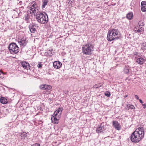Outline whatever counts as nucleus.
I'll return each mask as SVG.
<instances>
[{
    "label": "nucleus",
    "instance_id": "20",
    "mask_svg": "<svg viewBox=\"0 0 146 146\" xmlns=\"http://www.w3.org/2000/svg\"><path fill=\"white\" fill-rule=\"evenodd\" d=\"M29 28L31 33H34L36 31L35 28L33 27V26L29 25Z\"/></svg>",
    "mask_w": 146,
    "mask_h": 146
},
{
    "label": "nucleus",
    "instance_id": "17",
    "mask_svg": "<svg viewBox=\"0 0 146 146\" xmlns=\"http://www.w3.org/2000/svg\"><path fill=\"white\" fill-rule=\"evenodd\" d=\"M32 5L31 6L33 8H35L36 10H37V11H38L39 9V8L38 7L37 5L36 4V3L35 1H33V2L31 3Z\"/></svg>",
    "mask_w": 146,
    "mask_h": 146
},
{
    "label": "nucleus",
    "instance_id": "34",
    "mask_svg": "<svg viewBox=\"0 0 146 146\" xmlns=\"http://www.w3.org/2000/svg\"><path fill=\"white\" fill-rule=\"evenodd\" d=\"M4 74L3 72L0 71V78H3L4 77Z\"/></svg>",
    "mask_w": 146,
    "mask_h": 146
},
{
    "label": "nucleus",
    "instance_id": "24",
    "mask_svg": "<svg viewBox=\"0 0 146 146\" xmlns=\"http://www.w3.org/2000/svg\"><path fill=\"white\" fill-rule=\"evenodd\" d=\"M11 111V109L10 108H4L3 110L5 114H7L9 113Z\"/></svg>",
    "mask_w": 146,
    "mask_h": 146
},
{
    "label": "nucleus",
    "instance_id": "42",
    "mask_svg": "<svg viewBox=\"0 0 146 146\" xmlns=\"http://www.w3.org/2000/svg\"><path fill=\"white\" fill-rule=\"evenodd\" d=\"M139 102L141 103L142 104H143V101H142V100H141V99H139Z\"/></svg>",
    "mask_w": 146,
    "mask_h": 146
},
{
    "label": "nucleus",
    "instance_id": "7",
    "mask_svg": "<svg viewBox=\"0 0 146 146\" xmlns=\"http://www.w3.org/2000/svg\"><path fill=\"white\" fill-rule=\"evenodd\" d=\"M60 117V116L59 115L57 116L53 114L51 118L52 121L55 124H57L58 123V121Z\"/></svg>",
    "mask_w": 146,
    "mask_h": 146
},
{
    "label": "nucleus",
    "instance_id": "47",
    "mask_svg": "<svg viewBox=\"0 0 146 146\" xmlns=\"http://www.w3.org/2000/svg\"><path fill=\"white\" fill-rule=\"evenodd\" d=\"M31 146H33V145H31Z\"/></svg>",
    "mask_w": 146,
    "mask_h": 146
},
{
    "label": "nucleus",
    "instance_id": "21",
    "mask_svg": "<svg viewBox=\"0 0 146 146\" xmlns=\"http://www.w3.org/2000/svg\"><path fill=\"white\" fill-rule=\"evenodd\" d=\"M133 15L132 12H130L128 13L126 15L127 18L131 20L133 17Z\"/></svg>",
    "mask_w": 146,
    "mask_h": 146
},
{
    "label": "nucleus",
    "instance_id": "18",
    "mask_svg": "<svg viewBox=\"0 0 146 146\" xmlns=\"http://www.w3.org/2000/svg\"><path fill=\"white\" fill-rule=\"evenodd\" d=\"M0 100L1 103L3 104H6L7 103V99L3 97H1Z\"/></svg>",
    "mask_w": 146,
    "mask_h": 146
},
{
    "label": "nucleus",
    "instance_id": "4",
    "mask_svg": "<svg viewBox=\"0 0 146 146\" xmlns=\"http://www.w3.org/2000/svg\"><path fill=\"white\" fill-rule=\"evenodd\" d=\"M9 51L12 54L17 53L19 51V48L15 43L10 44L8 47Z\"/></svg>",
    "mask_w": 146,
    "mask_h": 146
},
{
    "label": "nucleus",
    "instance_id": "3",
    "mask_svg": "<svg viewBox=\"0 0 146 146\" xmlns=\"http://www.w3.org/2000/svg\"><path fill=\"white\" fill-rule=\"evenodd\" d=\"M35 16L37 22L40 24H45L48 21V16L45 13L44 14L41 12H37Z\"/></svg>",
    "mask_w": 146,
    "mask_h": 146
},
{
    "label": "nucleus",
    "instance_id": "44",
    "mask_svg": "<svg viewBox=\"0 0 146 146\" xmlns=\"http://www.w3.org/2000/svg\"><path fill=\"white\" fill-rule=\"evenodd\" d=\"M22 2L21 1H20L19 2V3H21Z\"/></svg>",
    "mask_w": 146,
    "mask_h": 146
},
{
    "label": "nucleus",
    "instance_id": "30",
    "mask_svg": "<svg viewBox=\"0 0 146 146\" xmlns=\"http://www.w3.org/2000/svg\"><path fill=\"white\" fill-rule=\"evenodd\" d=\"M144 25V23L142 21H140L138 24V25L141 27L143 26Z\"/></svg>",
    "mask_w": 146,
    "mask_h": 146
},
{
    "label": "nucleus",
    "instance_id": "43",
    "mask_svg": "<svg viewBox=\"0 0 146 146\" xmlns=\"http://www.w3.org/2000/svg\"><path fill=\"white\" fill-rule=\"evenodd\" d=\"M138 29H140V28H143L142 27H141V26H138Z\"/></svg>",
    "mask_w": 146,
    "mask_h": 146
},
{
    "label": "nucleus",
    "instance_id": "9",
    "mask_svg": "<svg viewBox=\"0 0 146 146\" xmlns=\"http://www.w3.org/2000/svg\"><path fill=\"white\" fill-rule=\"evenodd\" d=\"M18 42L21 46H23V47H25L27 43V41L24 38L19 39L18 40Z\"/></svg>",
    "mask_w": 146,
    "mask_h": 146
},
{
    "label": "nucleus",
    "instance_id": "11",
    "mask_svg": "<svg viewBox=\"0 0 146 146\" xmlns=\"http://www.w3.org/2000/svg\"><path fill=\"white\" fill-rule=\"evenodd\" d=\"M21 64L24 69L28 70L30 68L29 64L26 62H21Z\"/></svg>",
    "mask_w": 146,
    "mask_h": 146
},
{
    "label": "nucleus",
    "instance_id": "32",
    "mask_svg": "<svg viewBox=\"0 0 146 146\" xmlns=\"http://www.w3.org/2000/svg\"><path fill=\"white\" fill-rule=\"evenodd\" d=\"M105 96H107L108 97H109L110 96V93L109 92L107 91L105 92L104 93Z\"/></svg>",
    "mask_w": 146,
    "mask_h": 146
},
{
    "label": "nucleus",
    "instance_id": "13",
    "mask_svg": "<svg viewBox=\"0 0 146 146\" xmlns=\"http://www.w3.org/2000/svg\"><path fill=\"white\" fill-rule=\"evenodd\" d=\"M62 65V63L59 61H55L53 63V66L56 69H59L60 68Z\"/></svg>",
    "mask_w": 146,
    "mask_h": 146
},
{
    "label": "nucleus",
    "instance_id": "36",
    "mask_svg": "<svg viewBox=\"0 0 146 146\" xmlns=\"http://www.w3.org/2000/svg\"><path fill=\"white\" fill-rule=\"evenodd\" d=\"M68 3L70 4H72V3H73L74 0H68Z\"/></svg>",
    "mask_w": 146,
    "mask_h": 146
},
{
    "label": "nucleus",
    "instance_id": "41",
    "mask_svg": "<svg viewBox=\"0 0 146 146\" xmlns=\"http://www.w3.org/2000/svg\"><path fill=\"white\" fill-rule=\"evenodd\" d=\"M143 106V108L144 109L146 108V105L145 104H142Z\"/></svg>",
    "mask_w": 146,
    "mask_h": 146
},
{
    "label": "nucleus",
    "instance_id": "35",
    "mask_svg": "<svg viewBox=\"0 0 146 146\" xmlns=\"http://www.w3.org/2000/svg\"><path fill=\"white\" fill-rule=\"evenodd\" d=\"M42 64H41V62H39L38 64L37 65V67L38 68H40L42 67Z\"/></svg>",
    "mask_w": 146,
    "mask_h": 146
},
{
    "label": "nucleus",
    "instance_id": "33",
    "mask_svg": "<svg viewBox=\"0 0 146 146\" xmlns=\"http://www.w3.org/2000/svg\"><path fill=\"white\" fill-rule=\"evenodd\" d=\"M21 135L22 137V139H23V137H24V139H25V137H26L27 136V133L25 134L21 133Z\"/></svg>",
    "mask_w": 146,
    "mask_h": 146
},
{
    "label": "nucleus",
    "instance_id": "29",
    "mask_svg": "<svg viewBox=\"0 0 146 146\" xmlns=\"http://www.w3.org/2000/svg\"><path fill=\"white\" fill-rule=\"evenodd\" d=\"M101 85L100 84H96L94 86V87L96 88H100L101 86Z\"/></svg>",
    "mask_w": 146,
    "mask_h": 146
},
{
    "label": "nucleus",
    "instance_id": "10",
    "mask_svg": "<svg viewBox=\"0 0 146 146\" xmlns=\"http://www.w3.org/2000/svg\"><path fill=\"white\" fill-rule=\"evenodd\" d=\"M111 32L108 31V33L107 39L108 40L111 41L115 40V37H114L113 35L111 33Z\"/></svg>",
    "mask_w": 146,
    "mask_h": 146
},
{
    "label": "nucleus",
    "instance_id": "6",
    "mask_svg": "<svg viewBox=\"0 0 146 146\" xmlns=\"http://www.w3.org/2000/svg\"><path fill=\"white\" fill-rule=\"evenodd\" d=\"M104 123L103 122L100 125L99 127H98L96 129V131L97 133H100L103 132V131L105 130Z\"/></svg>",
    "mask_w": 146,
    "mask_h": 146
},
{
    "label": "nucleus",
    "instance_id": "12",
    "mask_svg": "<svg viewBox=\"0 0 146 146\" xmlns=\"http://www.w3.org/2000/svg\"><path fill=\"white\" fill-rule=\"evenodd\" d=\"M112 123L113 126L116 129L118 130L120 129V125L117 121H113Z\"/></svg>",
    "mask_w": 146,
    "mask_h": 146
},
{
    "label": "nucleus",
    "instance_id": "1",
    "mask_svg": "<svg viewBox=\"0 0 146 146\" xmlns=\"http://www.w3.org/2000/svg\"><path fill=\"white\" fill-rule=\"evenodd\" d=\"M144 135V129L142 127L136 129L131 135L130 138L132 142L137 143L143 138Z\"/></svg>",
    "mask_w": 146,
    "mask_h": 146
},
{
    "label": "nucleus",
    "instance_id": "2",
    "mask_svg": "<svg viewBox=\"0 0 146 146\" xmlns=\"http://www.w3.org/2000/svg\"><path fill=\"white\" fill-rule=\"evenodd\" d=\"M94 45L92 42H87L83 46L82 48V52L84 54L90 55L92 52L93 51Z\"/></svg>",
    "mask_w": 146,
    "mask_h": 146
},
{
    "label": "nucleus",
    "instance_id": "39",
    "mask_svg": "<svg viewBox=\"0 0 146 146\" xmlns=\"http://www.w3.org/2000/svg\"><path fill=\"white\" fill-rule=\"evenodd\" d=\"M32 26H33V27H34L35 28V27H38V26L37 25V24H33V25H31Z\"/></svg>",
    "mask_w": 146,
    "mask_h": 146
},
{
    "label": "nucleus",
    "instance_id": "45",
    "mask_svg": "<svg viewBox=\"0 0 146 146\" xmlns=\"http://www.w3.org/2000/svg\"><path fill=\"white\" fill-rule=\"evenodd\" d=\"M135 29H137V28L136 27L135 28Z\"/></svg>",
    "mask_w": 146,
    "mask_h": 146
},
{
    "label": "nucleus",
    "instance_id": "8",
    "mask_svg": "<svg viewBox=\"0 0 146 146\" xmlns=\"http://www.w3.org/2000/svg\"><path fill=\"white\" fill-rule=\"evenodd\" d=\"M39 87L41 89L45 90L46 91L50 90L52 88L51 86L46 84L41 85Z\"/></svg>",
    "mask_w": 146,
    "mask_h": 146
},
{
    "label": "nucleus",
    "instance_id": "38",
    "mask_svg": "<svg viewBox=\"0 0 146 146\" xmlns=\"http://www.w3.org/2000/svg\"><path fill=\"white\" fill-rule=\"evenodd\" d=\"M33 146H40V145L38 143H36L35 145H32Z\"/></svg>",
    "mask_w": 146,
    "mask_h": 146
},
{
    "label": "nucleus",
    "instance_id": "22",
    "mask_svg": "<svg viewBox=\"0 0 146 146\" xmlns=\"http://www.w3.org/2000/svg\"><path fill=\"white\" fill-rule=\"evenodd\" d=\"M42 2L43 3L42 5V7L43 9L47 5L48 2V0H42Z\"/></svg>",
    "mask_w": 146,
    "mask_h": 146
},
{
    "label": "nucleus",
    "instance_id": "25",
    "mask_svg": "<svg viewBox=\"0 0 146 146\" xmlns=\"http://www.w3.org/2000/svg\"><path fill=\"white\" fill-rule=\"evenodd\" d=\"M30 10H31V13H36V12L37 13V10H36V9H35V8H33V7H32V6H31V7H30Z\"/></svg>",
    "mask_w": 146,
    "mask_h": 146
},
{
    "label": "nucleus",
    "instance_id": "28",
    "mask_svg": "<svg viewBox=\"0 0 146 146\" xmlns=\"http://www.w3.org/2000/svg\"><path fill=\"white\" fill-rule=\"evenodd\" d=\"M123 71L125 74H128L129 72L128 68L127 67H125Z\"/></svg>",
    "mask_w": 146,
    "mask_h": 146
},
{
    "label": "nucleus",
    "instance_id": "31",
    "mask_svg": "<svg viewBox=\"0 0 146 146\" xmlns=\"http://www.w3.org/2000/svg\"><path fill=\"white\" fill-rule=\"evenodd\" d=\"M48 53L50 54H51L49 55L50 56H52V55H53V54L52 53V52L53 51V49L52 48H50L49 50H48Z\"/></svg>",
    "mask_w": 146,
    "mask_h": 146
},
{
    "label": "nucleus",
    "instance_id": "16",
    "mask_svg": "<svg viewBox=\"0 0 146 146\" xmlns=\"http://www.w3.org/2000/svg\"><path fill=\"white\" fill-rule=\"evenodd\" d=\"M145 60L142 58H137L136 60V62L138 64L142 65L145 62Z\"/></svg>",
    "mask_w": 146,
    "mask_h": 146
},
{
    "label": "nucleus",
    "instance_id": "15",
    "mask_svg": "<svg viewBox=\"0 0 146 146\" xmlns=\"http://www.w3.org/2000/svg\"><path fill=\"white\" fill-rule=\"evenodd\" d=\"M62 110V108H59L54 112V113L53 114L54 115H55L58 116V114L59 113V115L60 116Z\"/></svg>",
    "mask_w": 146,
    "mask_h": 146
},
{
    "label": "nucleus",
    "instance_id": "40",
    "mask_svg": "<svg viewBox=\"0 0 146 146\" xmlns=\"http://www.w3.org/2000/svg\"><path fill=\"white\" fill-rule=\"evenodd\" d=\"M135 98L137 100H139V97L137 95H135Z\"/></svg>",
    "mask_w": 146,
    "mask_h": 146
},
{
    "label": "nucleus",
    "instance_id": "23",
    "mask_svg": "<svg viewBox=\"0 0 146 146\" xmlns=\"http://www.w3.org/2000/svg\"><path fill=\"white\" fill-rule=\"evenodd\" d=\"M30 18V15L29 14H27L25 15V20L27 23H29V19Z\"/></svg>",
    "mask_w": 146,
    "mask_h": 146
},
{
    "label": "nucleus",
    "instance_id": "26",
    "mask_svg": "<svg viewBox=\"0 0 146 146\" xmlns=\"http://www.w3.org/2000/svg\"><path fill=\"white\" fill-rule=\"evenodd\" d=\"M144 29L143 28H140V29H138L137 30L135 29V31L136 33H142Z\"/></svg>",
    "mask_w": 146,
    "mask_h": 146
},
{
    "label": "nucleus",
    "instance_id": "19",
    "mask_svg": "<svg viewBox=\"0 0 146 146\" xmlns=\"http://www.w3.org/2000/svg\"><path fill=\"white\" fill-rule=\"evenodd\" d=\"M126 109L129 110V109H135V107L134 106L130 104H128L127 105L126 107L125 108Z\"/></svg>",
    "mask_w": 146,
    "mask_h": 146
},
{
    "label": "nucleus",
    "instance_id": "14",
    "mask_svg": "<svg viewBox=\"0 0 146 146\" xmlns=\"http://www.w3.org/2000/svg\"><path fill=\"white\" fill-rule=\"evenodd\" d=\"M141 10L143 12L146 11V1H142L141 3Z\"/></svg>",
    "mask_w": 146,
    "mask_h": 146
},
{
    "label": "nucleus",
    "instance_id": "46",
    "mask_svg": "<svg viewBox=\"0 0 146 146\" xmlns=\"http://www.w3.org/2000/svg\"><path fill=\"white\" fill-rule=\"evenodd\" d=\"M127 95L126 96V97H127Z\"/></svg>",
    "mask_w": 146,
    "mask_h": 146
},
{
    "label": "nucleus",
    "instance_id": "27",
    "mask_svg": "<svg viewBox=\"0 0 146 146\" xmlns=\"http://www.w3.org/2000/svg\"><path fill=\"white\" fill-rule=\"evenodd\" d=\"M141 49L143 50H146V42H144L141 44Z\"/></svg>",
    "mask_w": 146,
    "mask_h": 146
},
{
    "label": "nucleus",
    "instance_id": "5",
    "mask_svg": "<svg viewBox=\"0 0 146 146\" xmlns=\"http://www.w3.org/2000/svg\"><path fill=\"white\" fill-rule=\"evenodd\" d=\"M109 31L111 33V34L113 35L114 37H115V39H118L119 38V32L117 29H113L109 30Z\"/></svg>",
    "mask_w": 146,
    "mask_h": 146
},
{
    "label": "nucleus",
    "instance_id": "37",
    "mask_svg": "<svg viewBox=\"0 0 146 146\" xmlns=\"http://www.w3.org/2000/svg\"><path fill=\"white\" fill-rule=\"evenodd\" d=\"M133 54L134 55H137L138 54V52H134Z\"/></svg>",
    "mask_w": 146,
    "mask_h": 146
}]
</instances>
